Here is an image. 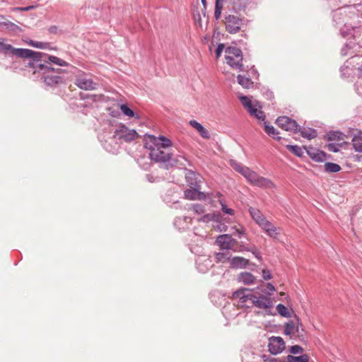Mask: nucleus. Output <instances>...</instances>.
<instances>
[{
    "label": "nucleus",
    "instance_id": "13",
    "mask_svg": "<svg viewBox=\"0 0 362 362\" xmlns=\"http://www.w3.org/2000/svg\"><path fill=\"white\" fill-rule=\"evenodd\" d=\"M285 349V342L280 337H272L269 339V350L272 354H278Z\"/></svg>",
    "mask_w": 362,
    "mask_h": 362
},
{
    "label": "nucleus",
    "instance_id": "17",
    "mask_svg": "<svg viewBox=\"0 0 362 362\" xmlns=\"http://www.w3.org/2000/svg\"><path fill=\"white\" fill-rule=\"evenodd\" d=\"M307 153L316 162H322L326 159V153L318 149L310 147L307 149Z\"/></svg>",
    "mask_w": 362,
    "mask_h": 362
},
{
    "label": "nucleus",
    "instance_id": "36",
    "mask_svg": "<svg viewBox=\"0 0 362 362\" xmlns=\"http://www.w3.org/2000/svg\"><path fill=\"white\" fill-rule=\"evenodd\" d=\"M219 202L221 205V209L225 214H227L229 215L234 214V210H233L231 209H228L221 199H219Z\"/></svg>",
    "mask_w": 362,
    "mask_h": 362
},
{
    "label": "nucleus",
    "instance_id": "2",
    "mask_svg": "<svg viewBox=\"0 0 362 362\" xmlns=\"http://www.w3.org/2000/svg\"><path fill=\"white\" fill-rule=\"evenodd\" d=\"M28 65L33 67L35 70L33 74L41 71L43 74L44 81L49 86H52L61 83L63 79L59 76L62 72L61 69H55L47 64H37L30 62Z\"/></svg>",
    "mask_w": 362,
    "mask_h": 362
},
{
    "label": "nucleus",
    "instance_id": "9",
    "mask_svg": "<svg viewBox=\"0 0 362 362\" xmlns=\"http://www.w3.org/2000/svg\"><path fill=\"white\" fill-rule=\"evenodd\" d=\"M276 123L282 129L287 132H297L298 130V125L296 120L286 116L279 117Z\"/></svg>",
    "mask_w": 362,
    "mask_h": 362
},
{
    "label": "nucleus",
    "instance_id": "38",
    "mask_svg": "<svg viewBox=\"0 0 362 362\" xmlns=\"http://www.w3.org/2000/svg\"><path fill=\"white\" fill-rule=\"evenodd\" d=\"M192 209L196 214H203L204 212V207L199 204L194 205Z\"/></svg>",
    "mask_w": 362,
    "mask_h": 362
},
{
    "label": "nucleus",
    "instance_id": "48",
    "mask_svg": "<svg viewBox=\"0 0 362 362\" xmlns=\"http://www.w3.org/2000/svg\"><path fill=\"white\" fill-rule=\"evenodd\" d=\"M4 20V17L2 16H0V24H5V22L3 21Z\"/></svg>",
    "mask_w": 362,
    "mask_h": 362
},
{
    "label": "nucleus",
    "instance_id": "19",
    "mask_svg": "<svg viewBox=\"0 0 362 362\" xmlns=\"http://www.w3.org/2000/svg\"><path fill=\"white\" fill-rule=\"evenodd\" d=\"M250 214L252 217V218L255 221V223L259 226L261 224L264 222L267 218L265 216L262 214V212L253 207H250L249 209Z\"/></svg>",
    "mask_w": 362,
    "mask_h": 362
},
{
    "label": "nucleus",
    "instance_id": "25",
    "mask_svg": "<svg viewBox=\"0 0 362 362\" xmlns=\"http://www.w3.org/2000/svg\"><path fill=\"white\" fill-rule=\"evenodd\" d=\"M298 132H300V134L303 137L306 138L309 140L314 139L317 136L316 131L315 129H312L310 128H303L301 129L298 127Z\"/></svg>",
    "mask_w": 362,
    "mask_h": 362
},
{
    "label": "nucleus",
    "instance_id": "21",
    "mask_svg": "<svg viewBox=\"0 0 362 362\" xmlns=\"http://www.w3.org/2000/svg\"><path fill=\"white\" fill-rule=\"evenodd\" d=\"M248 264L249 260L241 257H235L230 260L231 267L233 268H245Z\"/></svg>",
    "mask_w": 362,
    "mask_h": 362
},
{
    "label": "nucleus",
    "instance_id": "1",
    "mask_svg": "<svg viewBox=\"0 0 362 362\" xmlns=\"http://www.w3.org/2000/svg\"><path fill=\"white\" fill-rule=\"evenodd\" d=\"M171 144V141L165 136L147 135L145 138V147L150 150L149 157L156 162L164 163L170 159L171 153L167 148Z\"/></svg>",
    "mask_w": 362,
    "mask_h": 362
},
{
    "label": "nucleus",
    "instance_id": "10",
    "mask_svg": "<svg viewBox=\"0 0 362 362\" xmlns=\"http://www.w3.org/2000/svg\"><path fill=\"white\" fill-rule=\"evenodd\" d=\"M75 84L81 89L90 90L95 89L96 84L88 77L85 73L78 74L75 80Z\"/></svg>",
    "mask_w": 362,
    "mask_h": 362
},
{
    "label": "nucleus",
    "instance_id": "34",
    "mask_svg": "<svg viewBox=\"0 0 362 362\" xmlns=\"http://www.w3.org/2000/svg\"><path fill=\"white\" fill-rule=\"evenodd\" d=\"M223 9V1L216 0L214 17L216 20L219 19Z\"/></svg>",
    "mask_w": 362,
    "mask_h": 362
},
{
    "label": "nucleus",
    "instance_id": "31",
    "mask_svg": "<svg viewBox=\"0 0 362 362\" xmlns=\"http://www.w3.org/2000/svg\"><path fill=\"white\" fill-rule=\"evenodd\" d=\"M286 148L294 155L301 157L303 154L302 148L297 145H286Z\"/></svg>",
    "mask_w": 362,
    "mask_h": 362
},
{
    "label": "nucleus",
    "instance_id": "14",
    "mask_svg": "<svg viewBox=\"0 0 362 362\" xmlns=\"http://www.w3.org/2000/svg\"><path fill=\"white\" fill-rule=\"evenodd\" d=\"M259 227L270 238L277 239L281 233V228L276 227L272 222L267 219L263 222Z\"/></svg>",
    "mask_w": 362,
    "mask_h": 362
},
{
    "label": "nucleus",
    "instance_id": "8",
    "mask_svg": "<svg viewBox=\"0 0 362 362\" xmlns=\"http://www.w3.org/2000/svg\"><path fill=\"white\" fill-rule=\"evenodd\" d=\"M225 24L226 30L229 33L235 34L240 30L243 19L235 15H228L225 18Z\"/></svg>",
    "mask_w": 362,
    "mask_h": 362
},
{
    "label": "nucleus",
    "instance_id": "3",
    "mask_svg": "<svg viewBox=\"0 0 362 362\" xmlns=\"http://www.w3.org/2000/svg\"><path fill=\"white\" fill-rule=\"evenodd\" d=\"M235 169L241 173L249 183L254 186L265 189L275 187V185L271 180L259 175L256 172L251 170L247 167L237 165Z\"/></svg>",
    "mask_w": 362,
    "mask_h": 362
},
{
    "label": "nucleus",
    "instance_id": "44",
    "mask_svg": "<svg viewBox=\"0 0 362 362\" xmlns=\"http://www.w3.org/2000/svg\"><path fill=\"white\" fill-rule=\"evenodd\" d=\"M328 148L329 150L332 151L334 152H337L338 151L334 144H329Z\"/></svg>",
    "mask_w": 362,
    "mask_h": 362
},
{
    "label": "nucleus",
    "instance_id": "20",
    "mask_svg": "<svg viewBox=\"0 0 362 362\" xmlns=\"http://www.w3.org/2000/svg\"><path fill=\"white\" fill-rule=\"evenodd\" d=\"M189 124L199 132L202 138L207 139L210 138L209 131L196 120L189 121Z\"/></svg>",
    "mask_w": 362,
    "mask_h": 362
},
{
    "label": "nucleus",
    "instance_id": "30",
    "mask_svg": "<svg viewBox=\"0 0 362 362\" xmlns=\"http://www.w3.org/2000/svg\"><path fill=\"white\" fill-rule=\"evenodd\" d=\"M119 108L121 111L123 112L124 115L126 116L130 117H136V119H139V117L138 115H135L134 111L130 109L127 105L122 104L119 106Z\"/></svg>",
    "mask_w": 362,
    "mask_h": 362
},
{
    "label": "nucleus",
    "instance_id": "18",
    "mask_svg": "<svg viewBox=\"0 0 362 362\" xmlns=\"http://www.w3.org/2000/svg\"><path fill=\"white\" fill-rule=\"evenodd\" d=\"M185 197L186 199L190 200H202L205 199V195L204 193L192 187L185 191Z\"/></svg>",
    "mask_w": 362,
    "mask_h": 362
},
{
    "label": "nucleus",
    "instance_id": "4",
    "mask_svg": "<svg viewBox=\"0 0 362 362\" xmlns=\"http://www.w3.org/2000/svg\"><path fill=\"white\" fill-rule=\"evenodd\" d=\"M0 52L4 54L11 53L18 57L29 58L37 61L44 56L42 52H35L28 49L14 48L11 45L8 44L4 38H0Z\"/></svg>",
    "mask_w": 362,
    "mask_h": 362
},
{
    "label": "nucleus",
    "instance_id": "15",
    "mask_svg": "<svg viewBox=\"0 0 362 362\" xmlns=\"http://www.w3.org/2000/svg\"><path fill=\"white\" fill-rule=\"evenodd\" d=\"M247 291V288H241L235 291L233 293V298L238 299L239 303H240L242 306L246 305L248 302L251 303L254 294L251 293H245Z\"/></svg>",
    "mask_w": 362,
    "mask_h": 362
},
{
    "label": "nucleus",
    "instance_id": "26",
    "mask_svg": "<svg viewBox=\"0 0 362 362\" xmlns=\"http://www.w3.org/2000/svg\"><path fill=\"white\" fill-rule=\"evenodd\" d=\"M298 327L296 325L293 321H289L285 325L284 334L286 335L294 334L298 332Z\"/></svg>",
    "mask_w": 362,
    "mask_h": 362
},
{
    "label": "nucleus",
    "instance_id": "50",
    "mask_svg": "<svg viewBox=\"0 0 362 362\" xmlns=\"http://www.w3.org/2000/svg\"><path fill=\"white\" fill-rule=\"evenodd\" d=\"M271 361H273V362H286V361H283L276 360V359H272V360H271Z\"/></svg>",
    "mask_w": 362,
    "mask_h": 362
},
{
    "label": "nucleus",
    "instance_id": "33",
    "mask_svg": "<svg viewBox=\"0 0 362 362\" xmlns=\"http://www.w3.org/2000/svg\"><path fill=\"white\" fill-rule=\"evenodd\" d=\"M28 44L34 47L44 49H49V47H50V45L48 42H35L33 40H30V42H28Z\"/></svg>",
    "mask_w": 362,
    "mask_h": 362
},
{
    "label": "nucleus",
    "instance_id": "7",
    "mask_svg": "<svg viewBox=\"0 0 362 362\" xmlns=\"http://www.w3.org/2000/svg\"><path fill=\"white\" fill-rule=\"evenodd\" d=\"M239 99L252 117H254L259 122H264L265 115L262 111V106L257 101L252 102L247 96H240Z\"/></svg>",
    "mask_w": 362,
    "mask_h": 362
},
{
    "label": "nucleus",
    "instance_id": "27",
    "mask_svg": "<svg viewBox=\"0 0 362 362\" xmlns=\"http://www.w3.org/2000/svg\"><path fill=\"white\" fill-rule=\"evenodd\" d=\"M309 356L307 354H303L299 356L288 355L286 358V362H308Z\"/></svg>",
    "mask_w": 362,
    "mask_h": 362
},
{
    "label": "nucleus",
    "instance_id": "52",
    "mask_svg": "<svg viewBox=\"0 0 362 362\" xmlns=\"http://www.w3.org/2000/svg\"><path fill=\"white\" fill-rule=\"evenodd\" d=\"M223 255V254L219 253L217 255V257L218 259H220V257H222Z\"/></svg>",
    "mask_w": 362,
    "mask_h": 362
},
{
    "label": "nucleus",
    "instance_id": "51",
    "mask_svg": "<svg viewBox=\"0 0 362 362\" xmlns=\"http://www.w3.org/2000/svg\"><path fill=\"white\" fill-rule=\"evenodd\" d=\"M262 358L264 359V361H267V360H268L267 356H265V355H264L262 356Z\"/></svg>",
    "mask_w": 362,
    "mask_h": 362
},
{
    "label": "nucleus",
    "instance_id": "23",
    "mask_svg": "<svg viewBox=\"0 0 362 362\" xmlns=\"http://www.w3.org/2000/svg\"><path fill=\"white\" fill-rule=\"evenodd\" d=\"M249 1L250 0H234L233 2V10L235 13L244 11Z\"/></svg>",
    "mask_w": 362,
    "mask_h": 362
},
{
    "label": "nucleus",
    "instance_id": "43",
    "mask_svg": "<svg viewBox=\"0 0 362 362\" xmlns=\"http://www.w3.org/2000/svg\"><path fill=\"white\" fill-rule=\"evenodd\" d=\"M252 253L257 259H261L260 253L258 250L255 249V250L252 251Z\"/></svg>",
    "mask_w": 362,
    "mask_h": 362
},
{
    "label": "nucleus",
    "instance_id": "39",
    "mask_svg": "<svg viewBox=\"0 0 362 362\" xmlns=\"http://www.w3.org/2000/svg\"><path fill=\"white\" fill-rule=\"evenodd\" d=\"M35 8L34 6H29L27 7H15L13 8V11H28L30 10H32Z\"/></svg>",
    "mask_w": 362,
    "mask_h": 362
},
{
    "label": "nucleus",
    "instance_id": "22",
    "mask_svg": "<svg viewBox=\"0 0 362 362\" xmlns=\"http://www.w3.org/2000/svg\"><path fill=\"white\" fill-rule=\"evenodd\" d=\"M238 281L244 284L250 285L255 283V277L249 272H242L238 276Z\"/></svg>",
    "mask_w": 362,
    "mask_h": 362
},
{
    "label": "nucleus",
    "instance_id": "41",
    "mask_svg": "<svg viewBox=\"0 0 362 362\" xmlns=\"http://www.w3.org/2000/svg\"><path fill=\"white\" fill-rule=\"evenodd\" d=\"M223 48H224V45L223 44L219 45L218 46V47L216 48V55L217 58H218L221 56V53L223 52Z\"/></svg>",
    "mask_w": 362,
    "mask_h": 362
},
{
    "label": "nucleus",
    "instance_id": "49",
    "mask_svg": "<svg viewBox=\"0 0 362 362\" xmlns=\"http://www.w3.org/2000/svg\"><path fill=\"white\" fill-rule=\"evenodd\" d=\"M202 3L204 6V8H206V0H202Z\"/></svg>",
    "mask_w": 362,
    "mask_h": 362
},
{
    "label": "nucleus",
    "instance_id": "11",
    "mask_svg": "<svg viewBox=\"0 0 362 362\" xmlns=\"http://www.w3.org/2000/svg\"><path fill=\"white\" fill-rule=\"evenodd\" d=\"M115 136H118L119 139H123L127 142L134 141L139 137V134L135 130L129 129L124 125H122L120 129L115 132Z\"/></svg>",
    "mask_w": 362,
    "mask_h": 362
},
{
    "label": "nucleus",
    "instance_id": "35",
    "mask_svg": "<svg viewBox=\"0 0 362 362\" xmlns=\"http://www.w3.org/2000/svg\"><path fill=\"white\" fill-rule=\"evenodd\" d=\"M276 310L283 317H290V312L288 308L283 304H278L276 305Z\"/></svg>",
    "mask_w": 362,
    "mask_h": 362
},
{
    "label": "nucleus",
    "instance_id": "46",
    "mask_svg": "<svg viewBox=\"0 0 362 362\" xmlns=\"http://www.w3.org/2000/svg\"><path fill=\"white\" fill-rule=\"evenodd\" d=\"M236 231L239 234H243L245 233V229L243 227H241L240 228H236Z\"/></svg>",
    "mask_w": 362,
    "mask_h": 362
},
{
    "label": "nucleus",
    "instance_id": "29",
    "mask_svg": "<svg viewBox=\"0 0 362 362\" xmlns=\"http://www.w3.org/2000/svg\"><path fill=\"white\" fill-rule=\"evenodd\" d=\"M264 131L266 133L273 136L274 139L280 140L281 137L276 136L279 134V132L275 129V128L273 126H269L264 122Z\"/></svg>",
    "mask_w": 362,
    "mask_h": 362
},
{
    "label": "nucleus",
    "instance_id": "47",
    "mask_svg": "<svg viewBox=\"0 0 362 362\" xmlns=\"http://www.w3.org/2000/svg\"><path fill=\"white\" fill-rule=\"evenodd\" d=\"M107 151H108L109 152L113 153V154H116L117 153V149H114V150H109L107 148H106Z\"/></svg>",
    "mask_w": 362,
    "mask_h": 362
},
{
    "label": "nucleus",
    "instance_id": "16",
    "mask_svg": "<svg viewBox=\"0 0 362 362\" xmlns=\"http://www.w3.org/2000/svg\"><path fill=\"white\" fill-rule=\"evenodd\" d=\"M42 54H44V56L42 57L38 61L33 59V62H34L35 64H42L41 61L43 60L45 62L44 64H47V62L49 64V62H52L54 64H57V65L61 66H66L69 65V64L66 62H65L64 60H63L57 57L49 56L45 53H42Z\"/></svg>",
    "mask_w": 362,
    "mask_h": 362
},
{
    "label": "nucleus",
    "instance_id": "32",
    "mask_svg": "<svg viewBox=\"0 0 362 362\" xmlns=\"http://www.w3.org/2000/svg\"><path fill=\"white\" fill-rule=\"evenodd\" d=\"M352 144L356 151L362 153V137L356 136L352 139Z\"/></svg>",
    "mask_w": 362,
    "mask_h": 362
},
{
    "label": "nucleus",
    "instance_id": "24",
    "mask_svg": "<svg viewBox=\"0 0 362 362\" xmlns=\"http://www.w3.org/2000/svg\"><path fill=\"white\" fill-rule=\"evenodd\" d=\"M238 82L241 86L247 89L252 88L254 86L253 81L250 78L241 75L238 76Z\"/></svg>",
    "mask_w": 362,
    "mask_h": 362
},
{
    "label": "nucleus",
    "instance_id": "5",
    "mask_svg": "<svg viewBox=\"0 0 362 362\" xmlns=\"http://www.w3.org/2000/svg\"><path fill=\"white\" fill-rule=\"evenodd\" d=\"M251 304L261 310L255 312V315L257 316L274 315L272 312L273 302L269 297L264 296H257L253 295Z\"/></svg>",
    "mask_w": 362,
    "mask_h": 362
},
{
    "label": "nucleus",
    "instance_id": "37",
    "mask_svg": "<svg viewBox=\"0 0 362 362\" xmlns=\"http://www.w3.org/2000/svg\"><path fill=\"white\" fill-rule=\"evenodd\" d=\"M303 351V348L298 345L292 346L290 349V352L293 354H297L302 353Z\"/></svg>",
    "mask_w": 362,
    "mask_h": 362
},
{
    "label": "nucleus",
    "instance_id": "28",
    "mask_svg": "<svg viewBox=\"0 0 362 362\" xmlns=\"http://www.w3.org/2000/svg\"><path fill=\"white\" fill-rule=\"evenodd\" d=\"M341 167L334 163L327 162L325 163V170L327 173H337L340 171Z\"/></svg>",
    "mask_w": 362,
    "mask_h": 362
},
{
    "label": "nucleus",
    "instance_id": "12",
    "mask_svg": "<svg viewBox=\"0 0 362 362\" xmlns=\"http://www.w3.org/2000/svg\"><path fill=\"white\" fill-rule=\"evenodd\" d=\"M216 242L221 250H234L237 245V240L228 234L219 235Z\"/></svg>",
    "mask_w": 362,
    "mask_h": 362
},
{
    "label": "nucleus",
    "instance_id": "6",
    "mask_svg": "<svg viewBox=\"0 0 362 362\" xmlns=\"http://www.w3.org/2000/svg\"><path fill=\"white\" fill-rule=\"evenodd\" d=\"M226 63L233 69L243 71V55L240 49L234 47H229L226 49Z\"/></svg>",
    "mask_w": 362,
    "mask_h": 362
},
{
    "label": "nucleus",
    "instance_id": "40",
    "mask_svg": "<svg viewBox=\"0 0 362 362\" xmlns=\"http://www.w3.org/2000/svg\"><path fill=\"white\" fill-rule=\"evenodd\" d=\"M262 277L264 280H269L272 279V274L267 269L262 270Z\"/></svg>",
    "mask_w": 362,
    "mask_h": 362
},
{
    "label": "nucleus",
    "instance_id": "45",
    "mask_svg": "<svg viewBox=\"0 0 362 362\" xmlns=\"http://www.w3.org/2000/svg\"><path fill=\"white\" fill-rule=\"evenodd\" d=\"M267 288L270 290L271 291H275V288L274 286L271 284V283H268L267 284Z\"/></svg>",
    "mask_w": 362,
    "mask_h": 362
},
{
    "label": "nucleus",
    "instance_id": "42",
    "mask_svg": "<svg viewBox=\"0 0 362 362\" xmlns=\"http://www.w3.org/2000/svg\"><path fill=\"white\" fill-rule=\"evenodd\" d=\"M357 65H358V66L356 68L358 75L359 77L362 78V62L361 63L358 62Z\"/></svg>",
    "mask_w": 362,
    "mask_h": 362
}]
</instances>
